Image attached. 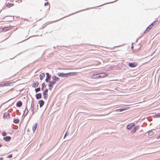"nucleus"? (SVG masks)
<instances>
[{
  "label": "nucleus",
  "mask_w": 160,
  "mask_h": 160,
  "mask_svg": "<svg viewBox=\"0 0 160 160\" xmlns=\"http://www.w3.org/2000/svg\"><path fill=\"white\" fill-rule=\"evenodd\" d=\"M91 78L92 79L98 78V74H94L91 76Z\"/></svg>",
  "instance_id": "dca6fc26"
},
{
  "label": "nucleus",
  "mask_w": 160,
  "mask_h": 160,
  "mask_svg": "<svg viewBox=\"0 0 160 160\" xmlns=\"http://www.w3.org/2000/svg\"><path fill=\"white\" fill-rule=\"evenodd\" d=\"M154 134V132L152 131H149L148 133V135L150 136H153Z\"/></svg>",
  "instance_id": "4be33fe9"
},
{
  "label": "nucleus",
  "mask_w": 160,
  "mask_h": 160,
  "mask_svg": "<svg viewBox=\"0 0 160 160\" xmlns=\"http://www.w3.org/2000/svg\"><path fill=\"white\" fill-rule=\"evenodd\" d=\"M49 5V3L48 2H45L44 4V5L45 6H48Z\"/></svg>",
  "instance_id": "c756f323"
},
{
  "label": "nucleus",
  "mask_w": 160,
  "mask_h": 160,
  "mask_svg": "<svg viewBox=\"0 0 160 160\" xmlns=\"http://www.w3.org/2000/svg\"><path fill=\"white\" fill-rule=\"evenodd\" d=\"M155 22V21L153 23H151L149 26L148 27L147 29H146L145 31V33H146L148 32L149 31V30L153 28V23Z\"/></svg>",
  "instance_id": "20e7f679"
},
{
  "label": "nucleus",
  "mask_w": 160,
  "mask_h": 160,
  "mask_svg": "<svg viewBox=\"0 0 160 160\" xmlns=\"http://www.w3.org/2000/svg\"><path fill=\"white\" fill-rule=\"evenodd\" d=\"M38 85L39 83L38 82H35L33 83L32 86L33 88H36L38 86Z\"/></svg>",
  "instance_id": "9d476101"
},
{
  "label": "nucleus",
  "mask_w": 160,
  "mask_h": 160,
  "mask_svg": "<svg viewBox=\"0 0 160 160\" xmlns=\"http://www.w3.org/2000/svg\"><path fill=\"white\" fill-rule=\"evenodd\" d=\"M135 124L134 123H131L128 125L127 128L128 129L130 130L132 128V127L134 126Z\"/></svg>",
  "instance_id": "1a4fd4ad"
},
{
  "label": "nucleus",
  "mask_w": 160,
  "mask_h": 160,
  "mask_svg": "<svg viewBox=\"0 0 160 160\" xmlns=\"http://www.w3.org/2000/svg\"><path fill=\"white\" fill-rule=\"evenodd\" d=\"M11 29L10 27H7L4 28H0V32L2 31H6Z\"/></svg>",
  "instance_id": "39448f33"
},
{
  "label": "nucleus",
  "mask_w": 160,
  "mask_h": 160,
  "mask_svg": "<svg viewBox=\"0 0 160 160\" xmlns=\"http://www.w3.org/2000/svg\"><path fill=\"white\" fill-rule=\"evenodd\" d=\"M28 113V112H26V115Z\"/></svg>",
  "instance_id": "473e14b6"
},
{
  "label": "nucleus",
  "mask_w": 160,
  "mask_h": 160,
  "mask_svg": "<svg viewBox=\"0 0 160 160\" xmlns=\"http://www.w3.org/2000/svg\"><path fill=\"white\" fill-rule=\"evenodd\" d=\"M129 108H128V107L125 108H122L117 109L115 110V111H119V112H122V111L127 110V109H129Z\"/></svg>",
  "instance_id": "9b49d317"
},
{
  "label": "nucleus",
  "mask_w": 160,
  "mask_h": 160,
  "mask_svg": "<svg viewBox=\"0 0 160 160\" xmlns=\"http://www.w3.org/2000/svg\"><path fill=\"white\" fill-rule=\"evenodd\" d=\"M11 139V138L10 136L6 137L3 138V139L6 142H8Z\"/></svg>",
  "instance_id": "ddd939ff"
},
{
  "label": "nucleus",
  "mask_w": 160,
  "mask_h": 160,
  "mask_svg": "<svg viewBox=\"0 0 160 160\" xmlns=\"http://www.w3.org/2000/svg\"><path fill=\"white\" fill-rule=\"evenodd\" d=\"M31 110L32 112V114H33L34 113V109L32 107Z\"/></svg>",
  "instance_id": "c85d7f7f"
},
{
  "label": "nucleus",
  "mask_w": 160,
  "mask_h": 160,
  "mask_svg": "<svg viewBox=\"0 0 160 160\" xmlns=\"http://www.w3.org/2000/svg\"><path fill=\"white\" fill-rule=\"evenodd\" d=\"M48 92V89H46L43 92V94L44 95V98H46L47 95V93Z\"/></svg>",
  "instance_id": "a211bd4d"
},
{
  "label": "nucleus",
  "mask_w": 160,
  "mask_h": 160,
  "mask_svg": "<svg viewBox=\"0 0 160 160\" xmlns=\"http://www.w3.org/2000/svg\"><path fill=\"white\" fill-rule=\"evenodd\" d=\"M46 75H47L46 78L45 79V81L47 82H48L49 80L50 79L51 76H49V74L48 73H46Z\"/></svg>",
  "instance_id": "4468645a"
},
{
  "label": "nucleus",
  "mask_w": 160,
  "mask_h": 160,
  "mask_svg": "<svg viewBox=\"0 0 160 160\" xmlns=\"http://www.w3.org/2000/svg\"><path fill=\"white\" fill-rule=\"evenodd\" d=\"M77 74L78 72H70L66 73L63 72H59L57 73L58 77H67L70 76L76 75Z\"/></svg>",
  "instance_id": "f257e3e1"
},
{
  "label": "nucleus",
  "mask_w": 160,
  "mask_h": 160,
  "mask_svg": "<svg viewBox=\"0 0 160 160\" xmlns=\"http://www.w3.org/2000/svg\"><path fill=\"white\" fill-rule=\"evenodd\" d=\"M14 4L12 3H9L8 2L6 4V6L8 8H10L13 6Z\"/></svg>",
  "instance_id": "f3484780"
},
{
  "label": "nucleus",
  "mask_w": 160,
  "mask_h": 160,
  "mask_svg": "<svg viewBox=\"0 0 160 160\" xmlns=\"http://www.w3.org/2000/svg\"><path fill=\"white\" fill-rule=\"evenodd\" d=\"M10 118V114L8 112H5L3 115V118L4 119H8Z\"/></svg>",
  "instance_id": "6e6552de"
},
{
  "label": "nucleus",
  "mask_w": 160,
  "mask_h": 160,
  "mask_svg": "<svg viewBox=\"0 0 160 160\" xmlns=\"http://www.w3.org/2000/svg\"><path fill=\"white\" fill-rule=\"evenodd\" d=\"M1 145H0V147H1Z\"/></svg>",
  "instance_id": "72a5a7b5"
},
{
  "label": "nucleus",
  "mask_w": 160,
  "mask_h": 160,
  "mask_svg": "<svg viewBox=\"0 0 160 160\" xmlns=\"http://www.w3.org/2000/svg\"><path fill=\"white\" fill-rule=\"evenodd\" d=\"M52 81H50L48 84L49 89L50 90L53 87V86L56 83L57 81H59L60 80L59 78L55 76H53L52 77Z\"/></svg>",
  "instance_id": "f03ea898"
},
{
  "label": "nucleus",
  "mask_w": 160,
  "mask_h": 160,
  "mask_svg": "<svg viewBox=\"0 0 160 160\" xmlns=\"http://www.w3.org/2000/svg\"><path fill=\"white\" fill-rule=\"evenodd\" d=\"M6 135H7V133H6V132H5L3 131L2 133V135L3 136H6Z\"/></svg>",
  "instance_id": "cd10ccee"
},
{
  "label": "nucleus",
  "mask_w": 160,
  "mask_h": 160,
  "mask_svg": "<svg viewBox=\"0 0 160 160\" xmlns=\"http://www.w3.org/2000/svg\"><path fill=\"white\" fill-rule=\"evenodd\" d=\"M45 76V74L43 73H42L40 75V79L41 80H42Z\"/></svg>",
  "instance_id": "aec40b11"
},
{
  "label": "nucleus",
  "mask_w": 160,
  "mask_h": 160,
  "mask_svg": "<svg viewBox=\"0 0 160 160\" xmlns=\"http://www.w3.org/2000/svg\"><path fill=\"white\" fill-rule=\"evenodd\" d=\"M35 90L36 92H37L40 91V88H36Z\"/></svg>",
  "instance_id": "bb28decb"
},
{
  "label": "nucleus",
  "mask_w": 160,
  "mask_h": 160,
  "mask_svg": "<svg viewBox=\"0 0 160 160\" xmlns=\"http://www.w3.org/2000/svg\"><path fill=\"white\" fill-rule=\"evenodd\" d=\"M38 103L40 107H42L44 105V101L42 100H40L38 101Z\"/></svg>",
  "instance_id": "6ab92c4d"
},
{
  "label": "nucleus",
  "mask_w": 160,
  "mask_h": 160,
  "mask_svg": "<svg viewBox=\"0 0 160 160\" xmlns=\"http://www.w3.org/2000/svg\"><path fill=\"white\" fill-rule=\"evenodd\" d=\"M42 97V94L41 93H38L36 95V98L37 99H40Z\"/></svg>",
  "instance_id": "412c9836"
},
{
  "label": "nucleus",
  "mask_w": 160,
  "mask_h": 160,
  "mask_svg": "<svg viewBox=\"0 0 160 160\" xmlns=\"http://www.w3.org/2000/svg\"><path fill=\"white\" fill-rule=\"evenodd\" d=\"M46 87V86L44 83H43L42 84V88L41 89L42 90H43L44 88H45Z\"/></svg>",
  "instance_id": "a878e982"
},
{
  "label": "nucleus",
  "mask_w": 160,
  "mask_h": 160,
  "mask_svg": "<svg viewBox=\"0 0 160 160\" xmlns=\"http://www.w3.org/2000/svg\"><path fill=\"white\" fill-rule=\"evenodd\" d=\"M19 120L18 119H15L13 120V122L15 124H18L19 123Z\"/></svg>",
  "instance_id": "b1692460"
},
{
  "label": "nucleus",
  "mask_w": 160,
  "mask_h": 160,
  "mask_svg": "<svg viewBox=\"0 0 160 160\" xmlns=\"http://www.w3.org/2000/svg\"><path fill=\"white\" fill-rule=\"evenodd\" d=\"M66 133H65V134L64 135V138H65V137H66Z\"/></svg>",
  "instance_id": "2f4dec72"
},
{
  "label": "nucleus",
  "mask_w": 160,
  "mask_h": 160,
  "mask_svg": "<svg viewBox=\"0 0 160 160\" xmlns=\"http://www.w3.org/2000/svg\"><path fill=\"white\" fill-rule=\"evenodd\" d=\"M22 105V103L21 101H19L17 103L16 105L18 107H20Z\"/></svg>",
  "instance_id": "5701e85b"
},
{
  "label": "nucleus",
  "mask_w": 160,
  "mask_h": 160,
  "mask_svg": "<svg viewBox=\"0 0 160 160\" xmlns=\"http://www.w3.org/2000/svg\"><path fill=\"white\" fill-rule=\"evenodd\" d=\"M138 65V63L136 62H130L128 64L129 67L131 68H134Z\"/></svg>",
  "instance_id": "0eeeda50"
},
{
  "label": "nucleus",
  "mask_w": 160,
  "mask_h": 160,
  "mask_svg": "<svg viewBox=\"0 0 160 160\" xmlns=\"http://www.w3.org/2000/svg\"><path fill=\"white\" fill-rule=\"evenodd\" d=\"M12 157V154H10L8 156V158H11Z\"/></svg>",
  "instance_id": "7c9ffc66"
},
{
  "label": "nucleus",
  "mask_w": 160,
  "mask_h": 160,
  "mask_svg": "<svg viewBox=\"0 0 160 160\" xmlns=\"http://www.w3.org/2000/svg\"><path fill=\"white\" fill-rule=\"evenodd\" d=\"M12 83V82H5L1 84L0 86L1 87L10 86Z\"/></svg>",
  "instance_id": "7ed1b4c3"
},
{
  "label": "nucleus",
  "mask_w": 160,
  "mask_h": 160,
  "mask_svg": "<svg viewBox=\"0 0 160 160\" xmlns=\"http://www.w3.org/2000/svg\"><path fill=\"white\" fill-rule=\"evenodd\" d=\"M38 126V123H35L33 125L32 129V130L33 131V132H34L37 128Z\"/></svg>",
  "instance_id": "f8f14e48"
},
{
  "label": "nucleus",
  "mask_w": 160,
  "mask_h": 160,
  "mask_svg": "<svg viewBox=\"0 0 160 160\" xmlns=\"http://www.w3.org/2000/svg\"><path fill=\"white\" fill-rule=\"evenodd\" d=\"M98 74V78H103L108 75V74L105 73H101Z\"/></svg>",
  "instance_id": "423d86ee"
},
{
  "label": "nucleus",
  "mask_w": 160,
  "mask_h": 160,
  "mask_svg": "<svg viewBox=\"0 0 160 160\" xmlns=\"http://www.w3.org/2000/svg\"><path fill=\"white\" fill-rule=\"evenodd\" d=\"M139 126H137L135 127L131 131V133H134L137 130L139 129Z\"/></svg>",
  "instance_id": "2eb2a0df"
},
{
  "label": "nucleus",
  "mask_w": 160,
  "mask_h": 160,
  "mask_svg": "<svg viewBox=\"0 0 160 160\" xmlns=\"http://www.w3.org/2000/svg\"><path fill=\"white\" fill-rule=\"evenodd\" d=\"M154 118H160V113H158L153 116Z\"/></svg>",
  "instance_id": "393cba45"
}]
</instances>
